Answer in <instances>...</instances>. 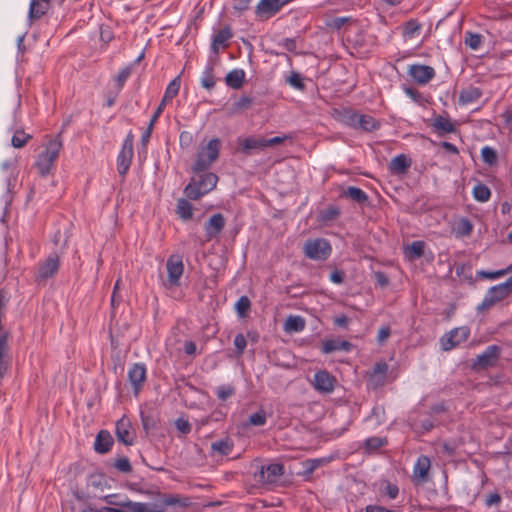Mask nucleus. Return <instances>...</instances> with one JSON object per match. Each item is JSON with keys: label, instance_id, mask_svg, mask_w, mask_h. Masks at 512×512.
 I'll return each instance as SVG.
<instances>
[{"label": "nucleus", "instance_id": "obj_1", "mask_svg": "<svg viewBox=\"0 0 512 512\" xmlns=\"http://www.w3.org/2000/svg\"><path fill=\"white\" fill-rule=\"evenodd\" d=\"M218 182V176L212 172L200 174L199 177L192 178L184 189L188 199L198 200L210 191H212Z\"/></svg>", "mask_w": 512, "mask_h": 512}, {"label": "nucleus", "instance_id": "obj_2", "mask_svg": "<svg viewBox=\"0 0 512 512\" xmlns=\"http://www.w3.org/2000/svg\"><path fill=\"white\" fill-rule=\"evenodd\" d=\"M512 293V275L507 278V280L503 283L494 285L490 287L482 302L478 304L476 310L479 313H483L488 311L498 302L504 300Z\"/></svg>", "mask_w": 512, "mask_h": 512}, {"label": "nucleus", "instance_id": "obj_3", "mask_svg": "<svg viewBox=\"0 0 512 512\" xmlns=\"http://www.w3.org/2000/svg\"><path fill=\"white\" fill-rule=\"evenodd\" d=\"M220 148L221 141L218 138H212L206 145H201L193 164V171L207 170L218 159Z\"/></svg>", "mask_w": 512, "mask_h": 512}, {"label": "nucleus", "instance_id": "obj_4", "mask_svg": "<svg viewBox=\"0 0 512 512\" xmlns=\"http://www.w3.org/2000/svg\"><path fill=\"white\" fill-rule=\"evenodd\" d=\"M61 149L62 141L59 138H54L47 143L45 149L38 155L35 166L39 170L41 176L49 174Z\"/></svg>", "mask_w": 512, "mask_h": 512}, {"label": "nucleus", "instance_id": "obj_5", "mask_svg": "<svg viewBox=\"0 0 512 512\" xmlns=\"http://www.w3.org/2000/svg\"><path fill=\"white\" fill-rule=\"evenodd\" d=\"M303 252L309 259L324 261L331 255L332 247L324 238L309 239L304 244Z\"/></svg>", "mask_w": 512, "mask_h": 512}, {"label": "nucleus", "instance_id": "obj_6", "mask_svg": "<svg viewBox=\"0 0 512 512\" xmlns=\"http://www.w3.org/2000/svg\"><path fill=\"white\" fill-rule=\"evenodd\" d=\"M284 474V466L280 463H269L261 465L255 472L254 477L262 485H275Z\"/></svg>", "mask_w": 512, "mask_h": 512}, {"label": "nucleus", "instance_id": "obj_7", "mask_svg": "<svg viewBox=\"0 0 512 512\" xmlns=\"http://www.w3.org/2000/svg\"><path fill=\"white\" fill-rule=\"evenodd\" d=\"M133 133L130 131L123 141L121 150L117 156V170L120 175H126L133 157Z\"/></svg>", "mask_w": 512, "mask_h": 512}, {"label": "nucleus", "instance_id": "obj_8", "mask_svg": "<svg viewBox=\"0 0 512 512\" xmlns=\"http://www.w3.org/2000/svg\"><path fill=\"white\" fill-rule=\"evenodd\" d=\"M470 330L467 326H461L452 329L449 333L441 337L440 343L444 351H449L460 343L467 340L469 337Z\"/></svg>", "mask_w": 512, "mask_h": 512}, {"label": "nucleus", "instance_id": "obj_9", "mask_svg": "<svg viewBox=\"0 0 512 512\" xmlns=\"http://www.w3.org/2000/svg\"><path fill=\"white\" fill-rule=\"evenodd\" d=\"M166 270L168 274L167 285L176 287L180 285V279L184 272V264L182 257L179 255H171L166 262Z\"/></svg>", "mask_w": 512, "mask_h": 512}, {"label": "nucleus", "instance_id": "obj_10", "mask_svg": "<svg viewBox=\"0 0 512 512\" xmlns=\"http://www.w3.org/2000/svg\"><path fill=\"white\" fill-rule=\"evenodd\" d=\"M60 265L59 254L57 252L51 253L45 261L39 263L36 275V281H45L54 276Z\"/></svg>", "mask_w": 512, "mask_h": 512}, {"label": "nucleus", "instance_id": "obj_11", "mask_svg": "<svg viewBox=\"0 0 512 512\" xmlns=\"http://www.w3.org/2000/svg\"><path fill=\"white\" fill-rule=\"evenodd\" d=\"M115 433L117 440L126 446H130L135 440V431L129 418L123 416L116 422Z\"/></svg>", "mask_w": 512, "mask_h": 512}, {"label": "nucleus", "instance_id": "obj_12", "mask_svg": "<svg viewBox=\"0 0 512 512\" xmlns=\"http://www.w3.org/2000/svg\"><path fill=\"white\" fill-rule=\"evenodd\" d=\"M336 378L326 370H319L314 374L312 385L320 393L329 394L333 392Z\"/></svg>", "mask_w": 512, "mask_h": 512}, {"label": "nucleus", "instance_id": "obj_13", "mask_svg": "<svg viewBox=\"0 0 512 512\" xmlns=\"http://www.w3.org/2000/svg\"><path fill=\"white\" fill-rule=\"evenodd\" d=\"M128 380L134 394L138 395L146 380V366L143 363H134L128 370Z\"/></svg>", "mask_w": 512, "mask_h": 512}, {"label": "nucleus", "instance_id": "obj_14", "mask_svg": "<svg viewBox=\"0 0 512 512\" xmlns=\"http://www.w3.org/2000/svg\"><path fill=\"white\" fill-rule=\"evenodd\" d=\"M408 74L418 84L425 85L435 77V70L431 66L414 64L409 67Z\"/></svg>", "mask_w": 512, "mask_h": 512}, {"label": "nucleus", "instance_id": "obj_15", "mask_svg": "<svg viewBox=\"0 0 512 512\" xmlns=\"http://www.w3.org/2000/svg\"><path fill=\"white\" fill-rule=\"evenodd\" d=\"M283 5L279 0H260L256 6V16L262 20H267L277 14Z\"/></svg>", "mask_w": 512, "mask_h": 512}, {"label": "nucleus", "instance_id": "obj_16", "mask_svg": "<svg viewBox=\"0 0 512 512\" xmlns=\"http://www.w3.org/2000/svg\"><path fill=\"white\" fill-rule=\"evenodd\" d=\"M499 356L500 348L497 345H490L477 356L476 364L481 368L492 367L497 363Z\"/></svg>", "mask_w": 512, "mask_h": 512}, {"label": "nucleus", "instance_id": "obj_17", "mask_svg": "<svg viewBox=\"0 0 512 512\" xmlns=\"http://www.w3.org/2000/svg\"><path fill=\"white\" fill-rule=\"evenodd\" d=\"M431 467L429 457L421 455L417 458L413 467V477L418 483H424L428 479V473Z\"/></svg>", "mask_w": 512, "mask_h": 512}, {"label": "nucleus", "instance_id": "obj_18", "mask_svg": "<svg viewBox=\"0 0 512 512\" xmlns=\"http://www.w3.org/2000/svg\"><path fill=\"white\" fill-rule=\"evenodd\" d=\"M388 365L385 362L376 363L368 379V386L376 389L385 383Z\"/></svg>", "mask_w": 512, "mask_h": 512}, {"label": "nucleus", "instance_id": "obj_19", "mask_svg": "<svg viewBox=\"0 0 512 512\" xmlns=\"http://www.w3.org/2000/svg\"><path fill=\"white\" fill-rule=\"evenodd\" d=\"M225 226V218L221 213L212 215L205 223V232L207 239L216 237Z\"/></svg>", "mask_w": 512, "mask_h": 512}, {"label": "nucleus", "instance_id": "obj_20", "mask_svg": "<svg viewBox=\"0 0 512 512\" xmlns=\"http://www.w3.org/2000/svg\"><path fill=\"white\" fill-rule=\"evenodd\" d=\"M119 512H159L154 504L133 502L125 497L122 505L118 508Z\"/></svg>", "mask_w": 512, "mask_h": 512}, {"label": "nucleus", "instance_id": "obj_21", "mask_svg": "<svg viewBox=\"0 0 512 512\" xmlns=\"http://www.w3.org/2000/svg\"><path fill=\"white\" fill-rule=\"evenodd\" d=\"M51 0H31L28 11V20L32 23L45 15Z\"/></svg>", "mask_w": 512, "mask_h": 512}, {"label": "nucleus", "instance_id": "obj_22", "mask_svg": "<svg viewBox=\"0 0 512 512\" xmlns=\"http://www.w3.org/2000/svg\"><path fill=\"white\" fill-rule=\"evenodd\" d=\"M431 125L438 135L454 133L457 130L456 124L448 116L443 115L436 116Z\"/></svg>", "mask_w": 512, "mask_h": 512}, {"label": "nucleus", "instance_id": "obj_23", "mask_svg": "<svg viewBox=\"0 0 512 512\" xmlns=\"http://www.w3.org/2000/svg\"><path fill=\"white\" fill-rule=\"evenodd\" d=\"M353 345L347 340L328 339L322 343L321 351L324 354H329L335 351H351Z\"/></svg>", "mask_w": 512, "mask_h": 512}, {"label": "nucleus", "instance_id": "obj_24", "mask_svg": "<svg viewBox=\"0 0 512 512\" xmlns=\"http://www.w3.org/2000/svg\"><path fill=\"white\" fill-rule=\"evenodd\" d=\"M113 445V438L107 430H101L98 432L95 442L94 449L97 453L105 454L110 451Z\"/></svg>", "mask_w": 512, "mask_h": 512}, {"label": "nucleus", "instance_id": "obj_25", "mask_svg": "<svg viewBox=\"0 0 512 512\" xmlns=\"http://www.w3.org/2000/svg\"><path fill=\"white\" fill-rule=\"evenodd\" d=\"M233 34L229 26L220 29L213 37L211 49L214 53H218L220 48H226L228 41L232 38Z\"/></svg>", "mask_w": 512, "mask_h": 512}, {"label": "nucleus", "instance_id": "obj_26", "mask_svg": "<svg viewBox=\"0 0 512 512\" xmlns=\"http://www.w3.org/2000/svg\"><path fill=\"white\" fill-rule=\"evenodd\" d=\"M482 96V90L478 87L469 86L462 89L459 95V104L468 105L476 102Z\"/></svg>", "mask_w": 512, "mask_h": 512}, {"label": "nucleus", "instance_id": "obj_27", "mask_svg": "<svg viewBox=\"0 0 512 512\" xmlns=\"http://www.w3.org/2000/svg\"><path fill=\"white\" fill-rule=\"evenodd\" d=\"M306 322L302 316L290 315L284 323V330L288 333H298L305 329Z\"/></svg>", "mask_w": 512, "mask_h": 512}, {"label": "nucleus", "instance_id": "obj_28", "mask_svg": "<svg viewBox=\"0 0 512 512\" xmlns=\"http://www.w3.org/2000/svg\"><path fill=\"white\" fill-rule=\"evenodd\" d=\"M244 79L245 72L242 69H233L227 73L225 82L227 86L233 89H239L243 86Z\"/></svg>", "mask_w": 512, "mask_h": 512}, {"label": "nucleus", "instance_id": "obj_29", "mask_svg": "<svg viewBox=\"0 0 512 512\" xmlns=\"http://www.w3.org/2000/svg\"><path fill=\"white\" fill-rule=\"evenodd\" d=\"M233 441L226 437L211 443V451L222 456L229 455L233 450Z\"/></svg>", "mask_w": 512, "mask_h": 512}, {"label": "nucleus", "instance_id": "obj_30", "mask_svg": "<svg viewBox=\"0 0 512 512\" xmlns=\"http://www.w3.org/2000/svg\"><path fill=\"white\" fill-rule=\"evenodd\" d=\"M242 152L249 154L252 150H264L265 142L263 137H247L242 140Z\"/></svg>", "mask_w": 512, "mask_h": 512}, {"label": "nucleus", "instance_id": "obj_31", "mask_svg": "<svg viewBox=\"0 0 512 512\" xmlns=\"http://www.w3.org/2000/svg\"><path fill=\"white\" fill-rule=\"evenodd\" d=\"M164 108H165L164 103H160L159 106L157 107L156 111L154 112L153 116L151 117L148 127L142 133L141 143L143 146H145L149 142V140L151 138L153 127H154L156 121L158 120L159 116L162 114Z\"/></svg>", "mask_w": 512, "mask_h": 512}, {"label": "nucleus", "instance_id": "obj_32", "mask_svg": "<svg viewBox=\"0 0 512 512\" xmlns=\"http://www.w3.org/2000/svg\"><path fill=\"white\" fill-rule=\"evenodd\" d=\"M181 85L180 76L175 77L166 87L164 96L160 103H164V107L168 102H170L177 94L179 93Z\"/></svg>", "mask_w": 512, "mask_h": 512}, {"label": "nucleus", "instance_id": "obj_33", "mask_svg": "<svg viewBox=\"0 0 512 512\" xmlns=\"http://www.w3.org/2000/svg\"><path fill=\"white\" fill-rule=\"evenodd\" d=\"M424 248V241H414L405 248L404 254L409 260H415L423 256Z\"/></svg>", "mask_w": 512, "mask_h": 512}, {"label": "nucleus", "instance_id": "obj_34", "mask_svg": "<svg viewBox=\"0 0 512 512\" xmlns=\"http://www.w3.org/2000/svg\"><path fill=\"white\" fill-rule=\"evenodd\" d=\"M380 127V123L372 116L366 114H360L358 119V129L365 132H372Z\"/></svg>", "mask_w": 512, "mask_h": 512}, {"label": "nucleus", "instance_id": "obj_35", "mask_svg": "<svg viewBox=\"0 0 512 512\" xmlns=\"http://www.w3.org/2000/svg\"><path fill=\"white\" fill-rule=\"evenodd\" d=\"M410 166V161L404 154L397 155L390 162V169L396 173L405 172Z\"/></svg>", "mask_w": 512, "mask_h": 512}, {"label": "nucleus", "instance_id": "obj_36", "mask_svg": "<svg viewBox=\"0 0 512 512\" xmlns=\"http://www.w3.org/2000/svg\"><path fill=\"white\" fill-rule=\"evenodd\" d=\"M177 214L183 220H189L193 216V207L190 202L185 198H180L177 201Z\"/></svg>", "mask_w": 512, "mask_h": 512}, {"label": "nucleus", "instance_id": "obj_37", "mask_svg": "<svg viewBox=\"0 0 512 512\" xmlns=\"http://www.w3.org/2000/svg\"><path fill=\"white\" fill-rule=\"evenodd\" d=\"M472 195L476 201L487 202L491 197V191L485 184L478 183L472 190Z\"/></svg>", "mask_w": 512, "mask_h": 512}, {"label": "nucleus", "instance_id": "obj_38", "mask_svg": "<svg viewBox=\"0 0 512 512\" xmlns=\"http://www.w3.org/2000/svg\"><path fill=\"white\" fill-rule=\"evenodd\" d=\"M510 272H512V264L504 269H500V270H496V271L479 270L476 272V274L479 278L495 280V279H498L500 277L507 275Z\"/></svg>", "mask_w": 512, "mask_h": 512}, {"label": "nucleus", "instance_id": "obj_39", "mask_svg": "<svg viewBox=\"0 0 512 512\" xmlns=\"http://www.w3.org/2000/svg\"><path fill=\"white\" fill-rule=\"evenodd\" d=\"M344 195L359 204L365 203L368 200L367 194L362 189L354 186L348 187Z\"/></svg>", "mask_w": 512, "mask_h": 512}, {"label": "nucleus", "instance_id": "obj_40", "mask_svg": "<svg viewBox=\"0 0 512 512\" xmlns=\"http://www.w3.org/2000/svg\"><path fill=\"white\" fill-rule=\"evenodd\" d=\"M32 138L30 134L25 133L23 130H16L11 139V145L14 148H22Z\"/></svg>", "mask_w": 512, "mask_h": 512}, {"label": "nucleus", "instance_id": "obj_41", "mask_svg": "<svg viewBox=\"0 0 512 512\" xmlns=\"http://www.w3.org/2000/svg\"><path fill=\"white\" fill-rule=\"evenodd\" d=\"M421 30V25L417 22V20L411 19L404 24L403 34L405 37L412 39L418 34Z\"/></svg>", "mask_w": 512, "mask_h": 512}, {"label": "nucleus", "instance_id": "obj_42", "mask_svg": "<svg viewBox=\"0 0 512 512\" xmlns=\"http://www.w3.org/2000/svg\"><path fill=\"white\" fill-rule=\"evenodd\" d=\"M201 85L210 90L215 86V78L213 74V67L207 66L201 75Z\"/></svg>", "mask_w": 512, "mask_h": 512}, {"label": "nucleus", "instance_id": "obj_43", "mask_svg": "<svg viewBox=\"0 0 512 512\" xmlns=\"http://www.w3.org/2000/svg\"><path fill=\"white\" fill-rule=\"evenodd\" d=\"M483 37L478 33L466 32L465 44L472 50H477L482 44Z\"/></svg>", "mask_w": 512, "mask_h": 512}, {"label": "nucleus", "instance_id": "obj_44", "mask_svg": "<svg viewBox=\"0 0 512 512\" xmlns=\"http://www.w3.org/2000/svg\"><path fill=\"white\" fill-rule=\"evenodd\" d=\"M481 157L482 160L488 165H493L497 162V153L495 149L490 146H484L481 149Z\"/></svg>", "mask_w": 512, "mask_h": 512}, {"label": "nucleus", "instance_id": "obj_45", "mask_svg": "<svg viewBox=\"0 0 512 512\" xmlns=\"http://www.w3.org/2000/svg\"><path fill=\"white\" fill-rule=\"evenodd\" d=\"M286 81L294 89H297L299 91L305 90V84L303 81V77L298 72H292Z\"/></svg>", "mask_w": 512, "mask_h": 512}, {"label": "nucleus", "instance_id": "obj_46", "mask_svg": "<svg viewBox=\"0 0 512 512\" xmlns=\"http://www.w3.org/2000/svg\"><path fill=\"white\" fill-rule=\"evenodd\" d=\"M132 73V65H128L122 68L119 73L115 76V82L117 84L118 90H121L124 86L126 80L130 77Z\"/></svg>", "mask_w": 512, "mask_h": 512}, {"label": "nucleus", "instance_id": "obj_47", "mask_svg": "<svg viewBox=\"0 0 512 512\" xmlns=\"http://www.w3.org/2000/svg\"><path fill=\"white\" fill-rule=\"evenodd\" d=\"M266 421L267 415L264 410L251 414L248 419L249 424L253 426H263L266 424Z\"/></svg>", "mask_w": 512, "mask_h": 512}, {"label": "nucleus", "instance_id": "obj_48", "mask_svg": "<svg viewBox=\"0 0 512 512\" xmlns=\"http://www.w3.org/2000/svg\"><path fill=\"white\" fill-rule=\"evenodd\" d=\"M164 503L167 506H180V507H188L191 504L189 498H180L177 496H168L164 499Z\"/></svg>", "mask_w": 512, "mask_h": 512}, {"label": "nucleus", "instance_id": "obj_49", "mask_svg": "<svg viewBox=\"0 0 512 512\" xmlns=\"http://www.w3.org/2000/svg\"><path fill=\"white\" fill-rule=\"evenodd\" d=\"M251 302L247 296H241L235 304V308L239 316L243 317L246 315L250 308Z\"/></svg>", "mask_w": 512, "mask_h": 512}, {"label": "nucleus", "instance_id": "obj_50", "mask_svg": "<svg viewBox=\"0 0 512 512\" xmlns=\"http://www.w3.org/2000/svg\"><path fill=\"white\" fill-rule=\"evenodd\" d=\"M339 214L340 211L336 206H330L320 213V218L323 222H328L336 219Z\"/></svg>", "mask_w": 512, "mask_h": 512}, {"label": "nucleus", "instance_id": "obj_51", "mask_svg": "<svg viewBox=\"0 0 512 512\" xmlns=\"http://www.w3.org/2000/svg\"><path fill=\"white\" fill-rule=\"evenodd\" d=\"M234 392H235V389L233 386L221 385L217 388L216 395L220 400L225 401L229 397H231L234 394Z\"/></svg>", "mask_w": 512, "mask_h": 512}, {"label": "nucleus", "instance_id": "obj_52", "mask_svg": "<svg viewBox=\"0 0 512 512\" xmlns=\"http://www.w3.org/2000/svg\"><path fill=\"white\" fill-rule=\"evenodd\" d=\"M234 346L236 350V355L241 356L244 353L247 346V341L243 334L239 333L235 336Z\"/></svg>", "mask_w": 512, "mask_h": 512}, {"label": "nucleus", "instance_id": "obj_53", "mask_svg": "<svg viewBox=\"0 0 512 512\" xmlns=\"http://www.w3.org/2000/svg\"><path fill=\"white\" fill-rule=\"evenodd\" d=\"M115 468H117L120 472L130 473L132 471V466L127 457H120L115 461Z\"/></svg>", "mask_w": 512, "mask_h": 512}, {"label": "nucleus", "instance_id": "obj_54", "mask_svg": "<svg viewBox=\"0 0 512 512\" xmlns=\"http://www.w3.org/2000/svg\"><path fill=\"white\" fill-rule=\"evenodd\" d=\"M102 499L106 504H108L110 506H115L118 508L120 507V505H122L123 501H125V497L122 498L117 494L105 495Z\"/></svg>", "mask_w": 512, "mask_h": 512}, {"label": "nucleus", "instance_id": "obj_55", "mask_svg": "<svg viewBox=\"0 0 512 512\" xmlns=\"http://www.w3.org/2000/svg\"><path fill=\"white\" fill-rule=\"evenodd\" d=\"M175 427L179 432H181L184 435H187L191 431V425L187 419L184 418H177L175 420Z\"/></svg>", "mask_w": 512, "mask_h": 512}, {"label": "nucleus", "instance_id": "obj_56", "mask_svg": "<svg viewBox=\"0 0 512 512\" xmlns=\"http://www.w3.org/2000/svg\"><path fill=\"white\" fill-rule=\"evenodd\" d=\"M252 99L248 96H242L234 103L235 110H247L252 105Z\"/></svg>", "mask_w": 512, "mask_h": 512}, {"label": "nucleus", "instance_id": "obj_57", "mask_svg": "<svg viewBox=\"0 0 512 512\" xmlns=\"http://www.w3.org/2000/svg\"><path fill=\"white\" fill-rule=\"evenodd\" d=\"M384 444L385 441L380 437H370L365 441L366 447L371 450H376L382 447Z\"/></svg>", "mask_w": 512, "mask_h": 512}, {"label": "nucleus", "instance_id": "obj_58", "mask_svg": "<svg viewBox=\"0 0 512 512\" xmlns=\"http://www.w3.org/2000/svg\"><path fill=\"white\" fill-rule=\"evenodd\" d=\"M360 118V114L349 112L346 116V124L354 129H358V119Z\"/></svg>", "mask_w": 512, "mask_h": 512}, {"label": "nucleus", "instance_id": "obj_59", "mask_svg": "<svg viewBox=\"0 0 512 512\" xmlns=\"http://www.w3.org/2000/svg\"><path fill=\"white\" fill-rule=\"evenodd\" d=\"M279 45L289 52L295 51L297 47L295 39L292 38L283 39L279 42Z\"/></svg>", "mask_w": 512, "mask_h": 512}, {"label": "nucleus", "instance_id": "obj_60", "mask_svg": "<svg viewBox=\"0 0 512 512\" xmlns=\"http://www.w3.org/2000/svg\"><path fill=\"white\" fill-rule=\"evenodd\" d=\"M398 493H399V489H398L397 485L392 484V483H387V485L385 487V494L390 499H395L398 496Z\"/></svg>", "mask_w": 512, "mask_h": 512}, {"label": "nucleus", "instance_id": "obj_61", "mask_svg": "<svg viewBox=\"0 0 512 512\" xmlns=\"http://www.w3.org/2000/svg\"><path fill=\"white\" fill-rule=\"evenodd\" d=\"M251 0H233V9L237 11H244L248 9Z\"/></svg>", "mask_w": 512, "mask_h": 512}, {"label": "nucleus", "instance_id": "obj_62", "mask_svg": "<svg viewBox=\"0 0 512 512\" xmlns=\"http://www.w3.org/2000/svg\"><path fill=\"white\" fill-rule=\"evenodd\" d=\"M473 230V226L467 219H462L460 222V232L462 235H469Z\"/></svg>", "mask_w": 512, "mask_h": 512}, {"label": "nucleus", "instance_id": "obj_63", "mask_svg": "<svg viewBox=\"0 0 512 512\" xmlns=\"http://www.w3.org/2000/svg\"><path fill=\"white\" fill-rule=\"evenodd\" d=\"M81 512H119V510H118V508H115V507L105 506L100 509L89 507V508L82 510Z\"/></svg>", "mask_w": 512, "mask_h": 512}, {"label": "nucleus", "instance_id": "obj_64", "mask_svg": "<svg viewBox=\"0 0 512 512\" xmlns=\"http://www.w3.org/2000/svg\"><path fill=\"white\" fill-rule=\"evenodd\" d=\"M365 512H394L393 510L387 509L378 505H368L365 508Z\"/></svg>", "mask_w": 512, "mask_h": 512}]
</instances>
